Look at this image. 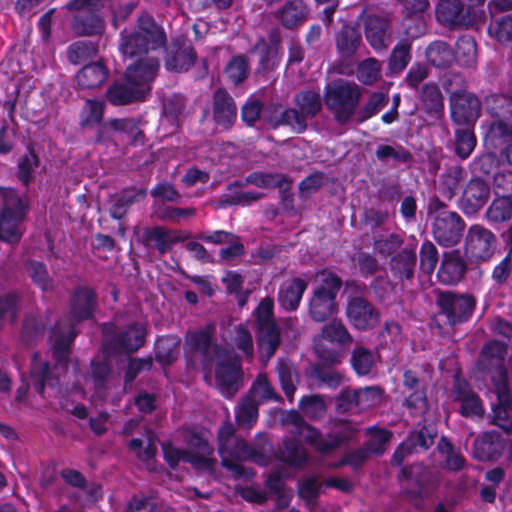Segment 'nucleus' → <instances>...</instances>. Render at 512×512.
<instances>
[{
  "mask_svg": "<svg viewBox=\"0 0 512 512\" xmlns=\"http://www.w3.org/2000/svg\"><path fill=\"white\" fill-rule=\"evenodd\" d=\"M146 195L147 190L145 188H138L136 186L124 188L109 209L110 217L115 220H122L129 208L135 203L144 200Z\"/></svg>",
  "mask_w": 512,
  "mask_h": 512,
  "instance_id": "33",
  "label": "nucleus"
},
{
  "mask_svg": "<svg viewBox=\"0 0 512 512\" xmlns=\"http://www.w3.org/2000/svg\"><path fill=\"white\" fill-rule=\"evenodd\" d=\"M98 53V44L90 40L76 41L68 46L67 58L70 63L79 65L95 57Z\"/></svg>",
  "mask_w": 512,
  "mask_h": 512,
  "instance_id": "54",
  "label": "nucleus"
},
{
  "mask_svg": "<svg viewBox=\"0 0 512 512\" xmlns=\"http://www.w3.org/2000/svg\"><path fill=\"white\" fill-rule=\"evenodd\" d=\"M358 429L348 423L337 425L334 431L325 436L320 430H313L311 435H305L306 443L317 453L329 455L342 444L350 442L357 434Z\"/></svg>",
  "mask_w": 512,
  "mask_h": 512,
  "instance_id": "15",
  "label": "nucleus"
},
{
  "mask_svg": "<svg viewBox=\"0 0 512 512\" xmlns=\"http://www.w3.org/2000/svg\"><path fill=\"white\" fill-rule=\"evenodd\" d=\"M364 32L370 46L377 52L387 49L390 40V22L387 18L370 14L364 20Z\"/></svg>",
  "mask_w": 512,
  "mask_h": 512,
  "instance_id": "24",
  "label": "nucleus"
},
{
  "mask_svg": "<svg viewBox=\"0 0 512 512\" xmlns=\"http://www.w3.org/2000/svg\"><path fill=\"white\" fill-rule=\"evenodd\" d=\"M162 452L164 460L172 469H175L179 465L180 461H184L191 465L207 462L203 457L194 455L192 451L174 447L170 441H166L162 444Z\"/></svg>",
  "mask_w": 512,
  "mask_h": 512,
  "instance_id": "50",
  "label": "nucleus"
},
{
  "mask_svg": "<svg viewBox=\"0 0 512 512\" xmlns=\"http://www.w3.org/2000/svg\"><path fill=\"white\" fill-rule=\"evenodd\" d=\"M465 81L458 74H450L443 79V89L449 93L450 114L458 126H474L481 115V102L476 95L464 88Z\"/></svg>",
  "mask_w": 512,
  "mask_h": 512,
  "instance_id": "5",
  "label": "nucleus"
},
{
  "mask_svg": "<svg viewBox=\"0 0 512 512\" xmlns=\"http://www.w3.org/2000/svg\"><path fill=\"white\" fill-rule=\"evenodd\" d=\"M213 355L217 359L215 380L222 396L229 399L242 387V363L238 355L221 344L213 346Z\"/></svg>",
  "mask_w": 512,
  "mask_h": 512,
  "instance_id": "7",
  "label": "nucleus"
},
{
  "mask_svg": "<svg viewBox=\"0 0 512 512\" xmlns=\"http://www.w3.org/2000/svg\"><path fill=\"white\" fill-rule=\"evenodd\" d=\"M307 282L300 277L292 278L284 287H282L278 294L279 305L285 311H295L298 309L302 300L303 294L307 289Z\"/></svg>",
  "mask_w": 512,
  "mask_h": 512,
  "instance_id": "36",
  "label": "nucleus"
},
{
  "mask_svg": "<svg viewBox=\"0 0 512 512\" xmlns=\"http://www.w3.org/2000/svg\"><path fill=\"white\" fill-rule=\"evenodd\" d=\"M342 287V278L331 269L323 268L315 273L308 301V315L313 322L323 323L338 313L337 299Z\"/></svg>",
  "mask_w": 512,
  "mask_h": 512,
  "instance_id": "3",
  "label": "nucleus"
},
{
  "mask_svg": "<svg viewBox=\"0 0 512 512\" xmlns=\"http://www.w3.org/2000/svg\"><path fill=\"white\" fill-rule=\"evenodd\" d=\"M25 267L32 283L41 291L49 292L54 289V280L49 275L45 263L38 260H29Z\"/></svg>",
  "mask_w": 512,
  "mask_h": 512,
  "instance_id": "52",
  "label": "nucleus"
},
{
  "mask_svg": "<svg viewBox=\"0 0 512 512\" xmlns=\"http://www.w3.org/2000/svg\"><path fill=\"white\" fill-rule=\"evenodd\" d=\"M425 57L437 69H448L455 62L453 47L444 40H434L425 49Z\"/></svg>",
  "mask_w": 512,
  "mask_h": 512,
  "instance_id": "37",
  "label": "nucleus"
},
{
  "mask_svg": "<svg viewBox=\"0 0 512 512\" xmlns=\"http://www.w3.org/2000/svg\"><path fill=\"white\" fill-rule=\"evenodd\" d=\"M285 182H289L286 174L259 171L250 173L245 179L246 184H252L263 189L282 187Z\"/></svg>",
  "mask_w": 512,
  "mask_h": 512,
  "instance_id": "58",
  "label": "nucleus"
},
{
  "mask_svg": "<svg viewBox=\"0 0 512 512\" xmlns=\"http://www.w3.org/2000/svg\"><path fill=\"white\" fill-rule=\"evenodd\" d=\"M180 338L176 335L159 337L154 344V359L161 366H170L180 353Z\"/></svg>",
  "mask_w": 512,
  "mask_h": 512,
  "instance_id": "38",
  "label": "nucleus"
},
{
  "mask_svg": "<svg viewBox=\"0 0 512 512\" xmlns=\"http://www.w3.org/2000/svg\"><path fill=\"white\" fill-rule=\"evenodd\" d=\"M360 97L357 84L338 79L326 85L323 100L334 120L340 125H346L355 115Z\"/></svg>",
  "mask_w": 512,
  "mask_h": 512,
  "instance_id": "6",
  "label": "nucleus"
},
{
  "mask_svg": "<svg viewBox=\"0 0 512 512\" xmlns=\"http://www.w3.org/2000/svg\"><path fill=\"white\" fill-rule=\"evenodd\" d=\"M141 243L147 249H155L159 255H165L171 251L169 229L160 225L146 228L141 234Z\"/></svg>",
  "mask_w": 512,
  "mask_h": 512,
  "instance_id": "43",
  "label": "nucleus"
},
{
  "mask_svg": "<svg viewBox=\"0 0 512 512\" xmlns=\"http://www.w3.org/2000/svg\"><path fill=\"white\" fill-rule=\"evenodd\" d=\"M216 326L207 323L203 328L188 331L185 336L186 349L201 355V367L206 373H210L213 367V346L215 342Z\"/></svg>",
  "mask_w": 512,
  "mask_h": 512,
  "instance_id": "17",
  "label": "nucleus"
},
{
  "mask_svg": "<svg viewBox=\"0 0 512 512\" xmlns=\"http://www.w3.org/2000/svg\"><path fill=\"white\" fill-rule=\"evenodd\" d=\"M455 53V62L460 67L472 68L477 63V48L476 42L471 36H461L456 41V48H453Z\"/></svg>",
  "mask_w": 512,
  "mask_h": 512,
  "instance_id": "47",
  "label": "nucleus"
},
{
  "mask_svg": "<svg viewBox=\"0 0 512 512\" xmlns=\"http://www.w3.org/2000/svg\"><path fill=\"white\" fill-rule=\"evenodd\" d=\"M321 337L332 344H336L340 348L349 346L353 342V337L345 324L338 319H333L323 325Z\"/></svg>",
  "mask_w": 512,
  "mask_h": 512,
  "instance_id": "48",
  "label": "nucleus"
},
{
  "mask_svg": "<svg viewBox=\"0 0 512 512\" xmlns=\"http://www.w3.org/2000/svg\"><path fill=\"white\" fill-rule=\"evenodd\" d=\"M124 512H167L152 498L142 495H133L126 504Z\"/></svg>",
  "mask_w": 512,
  "mask_h": 512,
  "instance_id": "64",
  "label": "nucleus"
},
{
  "mask_svg": "<svg viewBox=\"0 0 512 512\" xmlns=\"http://www.w3.org/2000/svg\"><path fill=\"white\" fill-rule=\"evenodd\" d=\"M159 68L157 58H145L130 64L124 72L123 79L115 80L106 90L107 102L112 106L144 102Z\"/></svg>",
  "mask_w": 512,
  "mask_h": 512,
  "instance_id": "1",
  "label": "nucleus"
},
{
  "mask_svg": "<svg viewBox=\"0 0 512 512\" xmlns=\"http://www.w3.org/2000/svg\"><path fill=\"white\" fill-rule=\"evenodd\" d=\"M417 255L414 249L404 248L390 259V269L394 276L410 280L414 277Z\"/></svg>",
  "mask_w": 512,
  "mask_h": 512,
  "instance_id": "41",
  "label": "nucleus"
},
{
  "mask_svg": "<svg viewBox=\"0 0 512 512\" xmlns=\"http://www.w3.org/2000/svg\"><path fill=\"white\" fill-rule=\"evenodd\" d=\"M256 51L260 52L256 74L265 76L278 67L280 55L276 46H272L264 38H260L250 48L249 53L253 54Z\"/></svg>",
  "mask_w": 512,
  "mask_h": 512,
  "instance_id": "34",
  "label": "nucleus"
},
{
  "mask_svg": "<svg viewBox=\"0 0 512 512\" xmlns=\"http://www.w3.org/2000/svg\"><path fill=\"white\" fill-rule=\"evenodd\" d=\"M106 0H69L67 8L76 11L72 29L80 36L101 35L105 30L103 9Z\"/></svg>",
  "mask_w": 512,
  "mask_h": 512,
  "instance_id": "8",
  "label": "nucleus"
},
{
  "mask_svg": "<svg viewBox=\"0 0 512 512\" xmlns=\"http://www.w3.org/2000/svg\"><path fill=\"white\" fill-rule=\"evenodd\" d=\"M40 165V159L32 145H28L26 153H24L17 164V178L25 186L28 187L33 180L34 170Z\"/></svg>",
  "mask_w": 512,
  "mask_h": 512,
  "instance_id": "51",
  "label": "nucleus"
},
{
  "mask_svg": "<svg viewBox=\"0 0 512 512\" xmlns=\"http://www.w3.org/2000/svg\"><path fill=\"white\" fill-rule=\"evenodd\" d=\"M258 350L268 361L278 350L281 343V331L277 323L255 327Z\"/></svg>",
  "mask_w": 512,
  "mask_h": 512,
  "instance_id": "32",
  "label": "nucleus"
},
{
  "mask_svg": "<svg viewBox=\"0 0 512 512\" xmlns=\"http://www.w3.org/2000/svg\"><path fill=\"white\" fill-rule=\"evenodd\" d=\"M476 297L470 293L458 294L439 290L436 294L438 315L445 318V324L454 327L467 322L476 308Z\"/></svg>",
  "mask_w": 512,
  "mask_h": 512,
  "instance_id": "9",
  "label": "nucleus"
},
{
  "mask_svg": "<svg viewBox=\"0 0 512 512\" xmlns=\"http://www.w3.org/2000/svg\"><path fill=\"white\" fill-rule=\"evenodd\" d=\"M350 323L360 331L375 328L381 318L380 311L367 299L361 296L349 300L346 309Z\"/></svg>",
  "mask_w": 512,
  "mask_h": 512,
  "instance_id": "20",
  "label": "nucleus"
},
{
  "mask_svg": "<svg viewBox=\"0 0 512 512\" xmlns=\"http://www.w3.org/2000/svg\"><path fill=\"white\" fill-rule=\"evenodd\" d=\"M237 111L235 100L224 88L213 92L212 115L219 127L226 131L231 130L237 121Z\"/></svg>",
  "mask_w": 512,
  "mask_h": 512,
  "instance_id": "23",
  "label": "nucleus"
},
{
  "mask_svg": "<svg viewBox=\"0 0 512 512\" xmlns=\"http://www.w3.org/2000/svg\"><path fill=\"white\" fill-rule=\"evenodd\" d=\"M217 450L221 465L232 472L235 478L251 479L255 473L252 468H246L241 461L254 458L256 451L249 443L236 435V429L230 420H226L217 432Z\"/></svg>",
  "mask_w": 512,
  "mask_h": 512,
  "instance_id": "4",
  "label": "nucleus"
},
{
  "mask_svg": "<svg viewBox=\"0 0 512 512\" xmlns=\"http://www.w3.org/2000/svg\"><path fill=\"white\" fill-rule=\"evenodd\" d=\"M295 102L309 118H314L322 108L320 94L312 90H305L297 94Z\"/></svg>",
  "mask_w": 512,
  "mask_h": 512,
  "instance_id": "63",
  "label": "nucleus"
},
{
  "mask_svg": "<svg viewBox=\"0 0 512 512\" xmlns=\"http://www.w3.org/2000/svg\"><path fill=\"white\" fill-rule=\"evenodd\" d=\"M429 8V0H405L402 25L407 38L417 39L425 33L424 14Z\"/></svg>",
  "mask_w": 512,
  "mask_h": 512,
  "instance_id": "22",
  "label": "nucleus"
},
{
  "mask_svg": "<svg viewBox=\"0 0 512 512\" xmlns=\"http://www.w3.org/2000/svg\"><path fill=\"white\" fill-rule=\"evenodd\" d=\"M184 440L187 446L191 449L194 455H198L207 460V462L192 464L195 467H204L212 469L216 460L212 458L214 448L210 445L205 433L199 432L196 429L188 428L184 433Z\"/></svg>",
  "mask_w": 512,
  "mask_h": 512,
  "instance_id": "31",
  "label": "nucleus"
},
{
  "mask_svg": "<svg viewBox=\"0 0 512 512\" xmlns=\"http://www.w3.org/2000/svg\"><path fill=\"white\" fill-rule=\"evenodd\" d=\"M477 145L474 126H459L454 131V153L461 160L470 157Z\"/></svg>",
  "mask_w": 512,
  "mask_h": 512,
  "instance_id": "45",
  "label": "nucleus"
},
{
  "mask_svg": "<svg viewBox=\"0 0 512 512\" xmlns=\"http://www.w3.org/2000/svg\"><path fill=\"white\" fill-rule=\"evenodd\" d=\"M420 100L426 113L433 116L444 112V97L435 83H425L422 86Z\"/></svg>",
  "mask_w": 512,
  "mask_h": 512,
  "instance_id": "46",
  "label": "nucleus"
},
{
  "mask_svg": "<svg viewBox=\"0 0 512 512\" xmlns=\"http://www.w3.org/2000/svg\"><path fill=\"white\" fill-rule=\"evenodd\" d=\"M167 44V35L148 12L141 13L135 23L124 28L119 34L118 47L123 56L140 58L150 51L162 49Z\"/></svg>",
  "mask_w": 512,
  "mask_h": 512,
  "instance_id": "2",
  "label": "nucleus"
},
{
  "mask_svg": "<svg viewBox=\"0 0 512 512\" xmlns=\"http://www.w3.org/2000/svg\"><path fill=\"white\" fill-rule=\"evenodd\" d=\"M164 48V67L169 72L185 73L197 60V52L191 40L184 35L172 38Z\"/></svg>",
  "mask_w": 512,
  "mask_h": 512,
  "instance_id": "14",
  "label": "nucleus"
},
{
  "mask_svg": "<svg viewBox=\"0 0 512 512\" xmlns=\"http://www.w3.org/2000/svg\"><path fill=\"white\" fill-rule=\"evenodd\" d=\"M467 271V264L458 250L442 254L437 278L443 285H454L461 281Z\"/></svg>",
  "mask_w": 512,
  "mask_h": 512,
  "instance_id": "25",
  "label": "nucleus"
},
{
  "mask_svg": "<svg viewBox=\"0 0 512 512\" xmlns=\"http://www.w3.org/2000/svg\"><path fill=\"white\" fill-rule=\"evenodd\" d=\"M147 331L137 322H133L124 330L119 331L111 340L115 349L132 354L137 352L146 341Z\"/></svg>",
  "mask_w": 512,
  "mask_h": 512,
  "instance_id": "26",
  "label": "nucleus"
},
{
  "mask_svg": "<svg viewBox=\"0 0 512 512\" xmlns=\"http://www.w3.org/2000/svg\"><path fill=\"white\" fill-rule=\"evenodd\" d=\"M250 393L261 402L281 401L282 397L275 391L266 374H259L253 382Z\"/></svg>",
  "mask_w": 512,
  "mask_h": 512,
  "instance_id": "60",
  "label": "nucleus"
},
{
  "mask_svg": "<svg viewBox=\"0 0 512 512\" xmlns=\"http://www.w3.org/2000/svg\"><path fill=\"white\" fill-rule=\"evenodd\" d=\"M310 9L304 0H287L276 12V18L285 29H298L309 18Z\"/></svg>",
  "mask_w": 512,
  "mask_h": 512,
  "instance_id": "27",
  "label": "nucleus"
},
{
  "mask_svg": "<svg viewBox=\"0 0 512 512\" xmlns=\"http://www.w3.org/2000/svg\"><path fill=\"white\" fill-rule=\"evenodd\" d=\"M111 373L112 365L108 358L97 356L91 360L90 376L96 390L106 388Z\"/></svg>",
  "mask_w": 512,
  "mask_h": 512,
  "instance_id": "57",
  "label": "nucleus"
},
{
  "mask_svg": "<svg viewBox=\"0 0 512 512\" xmlns=\"http://www.w3.org/2000/svg\"><path fill=\"white\" fill-rule=\"evenodd\" d=\"M109 69L100 61L86 64L76 75V81L82 89H95L100 87L108 78Z\"/></svg>",
  "mask_w": 512,
  "mask_h": 512,
  "instance_id": "35",
  "label": "nucleus"
},
{
  "mask_svg": "<svg viewBox=\"0 0 512 512\" xmlns=\"http://www.w3.org/2000/svg\"><path fill=\"white\" fill-rule=\"evenodd\" d=\"M139 118H114L110 120L109 126L116 132L125 133L130 138V145L143 146L145 144V133L140 128Z\"/></svg>",
  "mask_w": 512,
  "mask_h": 512,
  "instance_id": "44",
  "label": "nucleus"
},
{
  "mask_svg": "<svg viewBox=\"0 0 512 512\" xmlns=\"http://www.w3.org/2000/svg\"><path fill=\"white\" fill-rule=\"evenodd\" d=\"M466 227L465 221L455 211H442L432 222L434 240L442 247H453L460 243Z\"/></svg>",
  "mask_w": 512,
  "mask_h": 512,
  "instance_id": "13",
  "label": "nucleus"
},
{
  "mask_svg": "<svg viewBox=\"0 0 512 512\" xmlns=\"http://www.w3.org/2000/svg\"><path fill=\"white\" fill-rule=\"evenodd\" d=\"M412 45L407 41L398 42L391 51L388 59V69L391 75L401 73L412 58Z\"/></svg>",
  "mask_w": 512,
  "mask_h": 512,
  "instance_id": "53",
  "label": "nucleus"
},
{
  "mask_svg": "<svg viewBox=\"0 0 512 512\" xmlns=\"http://www.w3.org/2000/svg\"><path fill=\"white\" fill-rule=\"evenodd\" d=\"M497 247L495 234L479 225H471L467 231L464 243L466 257L475 263L488 262L493 257Z\"/></svg>",
  "mask_w": 512,
  "mask_h": 512,
  "instance_id": "11",
  "label": "nucleus"
},
{
  "mask_svg": "<svg viewBox=\"0 0 512 512\" xmlns=\"http://www.w3.org/2000/svg\"><path fill=\"white\" fill-rule=\"evenodd\" d=\"M494 181L498 188L503 189V195L494 199L486 211L489 220L501 223L512 218V173L495 174Z\"/></svg>",
  "mask_w": 512,
  "mask_h": 512,
  "instance_id": "21",
  "label": "nucleus"
},
{
  "mask_svg": "<svg viewBox=\"0 0 512 512\" xmlns=\"http://www.w3.org/2000/svg\"><path fill=\"white\" fill-rule=\"evenodd\" d=\"M375 158L384 165L397 164L410 165L413 161L412 153L401 144H379L374 152Z\"/></svg>",
  "mask_w": 512,
  "mask_h": 512,
  "instance_id": "39",
  "label": "nucleus"
},
{
  "mask_svg": "<svg viewBox=\"0 0 512 512\" xmlns=\"http://www.w3.org/2000/svg\"><path fill=\"white\" fill-rule=\"evenodd\" d=\"M454 400L460 403V413L464 417H482L484 407L481 398L466 381L457 382L454 388Z\"/></svg>",
  "mask_w": 512,
  "mask_h": 512,
  "instance_id": "30",
  "label": "nucleus"
},
{
  "mask_svg": "<svg viewBox=\"0 0 512 512\" xmlns=\"http://www.w3.org/2000/svg\"><path fill=\"white\" fill-rule=\"evenodd\" d=\"M466 176L465 169L460 165L451 166L440 177L439 190L443 197L451 200L460 187Z\"/></svg>",
  "mask_w": 512,
  "mask_h": 512,
  "instance_id": "49",
  "label": "nucleus"
},
{
  "mask_svg": "<svg viewBox=\"0 0 512 512\" xmlns=\"http://www.w3.org/2000/svg\"><path fill=\"white\" fill-rule=\"evenodd\" d=\"M350 363L357 375L366 376L372 371L374 356L370 349L356 346L352 351Z\"/></svg>",
  "mask_w": 512,
  "mask_h": 512,
  "instance_id": "59",
  "label": "nucleus"
},
{
  "mask_svg": "<svg viewBox=\"0 0 512 512\" xmlns=\"http://www.w3.org/2000/svg\"><path fill=\"white\" fill-rule=\"evenodd\" d=\"M339 56L345 61L353 60L362 45V35L359 27L345 23L335 37Z\"/></svg>",
  "mask_w": 512,
  "mask_h": 512,
  "instance_id": "28",
  "label": "nucleus"
},
{
  "mask_svg": "<svg viewBox=\"0 0 512 512\" xmlns=\"http://www.w3.org/2000/svg\"><path fill=\"white\" fill-rule=\"evenodd\" d=\"M28 211V204L19 195L8 201L7 206L0 212V240L8 243H17L22 233L19 224L24 220Z\"/></svg>",
  "mask_w": 512,
  "mask_h": 512,
  "instance_id": "16",
  "label": "nucleus"
},
{
  "mask_svg": "<svg viewBox=\"0 0 512 512\" xmlns=\"http://www.w3.org/2000/svg\"><path fill=\"white\" fill-rule=\"evenodd\" d=\"M491 188L487 181L480 177L471 178L465 185L458 207L466 216H474L488 203Z\"/></svg>",
  "mask_w": 512,
  "mask_h": 512,
  "instance_id": "18",
  "label": "nucleus"
},
{
  "mask_svg": "<svg viewBox=\"0 0 512 512\" xmlns=\"http://www.w3.org/2000/svg\"><path fill=\"white\" fill-rule=\"evenodd\" d=\"M388 97L382 92H374L370 95L367 103L356 111L357 123H363L376 115L382 108L388 104Z\"/></svg>",
  "mask_w": 512,
  "mask_h": 512,
  "instance_id": "61",
  "label": "nucleus"
},
{
  "mask_svg": "<svg viewBox=\"0 0 512 512\" xmlns=\"http://www.w3.org/2000/svg\"><path fill=\"white\" fill-rule=\"evenodd\" d=\"M277 459L289 467L303 469L309 463V454L300 440L285 437L277 452Z\"/></svg>",
  "mask_w": 512,
  "mask_h": 512,
  "instance_id": "29",
  "label": "nucleus"
},
{
  "mask_svg": "<svg viewBox=\"0 0 512 512\" xmlns=\"http://www.w3.org/2000/svg\"><path fill=\"white\" fill-rule=\"evenodd\" d=\"M78 329L74 325L62 326L58 323L54 329L55 340L51 345V354L55 369H61L66 373L69 368L72 346L78 336Z\"/></svg>",
  "mask_w": 512,
  "mask_h": 512,
  "instance_id": "19",
  "label": "nucleus"
},
{
  "mask_svg": "<svg viewBox=\"0 0 512 512\" xmlns=\"http://www.w3.org/2000/svg\"><path fill=\"white\" fill-rule=\"evenodd\" d=\"M250 65L248 57L244 54L233 56L225 67V73L235 86L243 83L249 74Z\"/></svg>",
  "mask_w": 512,
  "mask_h": 512,
  "instance_id": "56",
  "label": "nucleus"
},
{
  "mask_svg": "<svg viewBox=\"0 0 512 512\" xmlns=\"http://www.w3.org/2000/svg\"><path fill=\"white\" fill-rule=\"evenodd\" d=\"M486 140L490 141L494 148L505 146L506 149L512 142V112L503 118L498 117L489 126Z\"/></svg>",
  "mask_w": 512,
  "mask_h": 512,
  "instance_id": "40",
  "label": "nucleus"
},
{
  "mask_svg": "<svg viewBox=\"0 0 512 512\" xmlns=\"http://www.w3.org/2000/svg\"><path fill=\"white\" fill-rule=\"evenodd\" d=\"M98 309L96 289L90 285H78L70 295L68 319L63 326L74 325L78 329V324L94 320Z\"/></svg>",
  "mask_w": 512,
  "mask_h": 512,
  "instance_id": "10",
  "label": "nucleus"
},
{
  "mask_svg": "<svg viewBox=\"0 0 512 512\" xmlns=\"http://www.w3.org/2000/svg\"><path fill=\"white\" fill-rule=\"evenodd\" d=\"M434 13L437 22L450 30L472 27L478 21L477 11H470L462 0H438Z\"/></svg>",
  "mask_w": 512,
  "mask_h": 512,
  "instance_id": "12",
  "label": "nucleus"
},
{
  "mask_svg": "<svg viewBox=\"0 0 512 512\" xmlns=\"http://www.w3.org/2000/svg\"><path fill=\"white\" fill-rule=\"evenodd\" d=\"M153 367V358L147 356L144 358H129L126 370L124 372V390L130 388L137 378V376L143 371H150Z\"/></svg>",
  "mask_w": 512,
  "mask_h": 512,
  "instance_id": "62",
  "label": "nucleus"
},
{
  "mask_svg": "<svg viewBox=\"0 0 512 512\" xmlns=\"http://www.w3.org/2000/svg\"><path fill=\"white\" fill-rule=\"evenodd\" d=\"M30 378L34 390L42 397L44 396L46 384L48 383L50 386H53V384L50 382V364L48 361H43L41 359L39 352H34L32 354Z\"/></svg>",
  "mask_w": 512,
  "mask_h": 512,
  "instance_id": "42",
  "label": "nucleus"
},
{
  "mask_svg": "<svg viewBox=\"0 0 512 512\" xmlns=\"http://www.w3.org/2000/svg\"><path fill=\"white\" fill-rule=\"evenodd\" d=\"M322 484L316 476H309L299 483L298 495L310 511L318 505V498L322 493Z\"/></svg>",
  "mask_w": 512,
  "mask_h": 512,
  "instance_id": "55",
  "label": "nucleus"
}]
</instances>
